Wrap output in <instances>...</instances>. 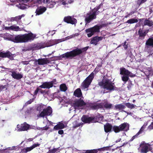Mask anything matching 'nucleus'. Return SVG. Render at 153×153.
I'll return each mask as SVG.
<instances>
[{"label": "nucleus", "mask_w": 153, "mask_h": 153, "mask_svg": "<svg viewBox=\"0 0 153 153\" xmlns=\"http://www.w3.org/2000/svg\"><path fill=\"white\" fill-rule=\"evenodd\" d=\"M140 149L141 153H147L152 149L151 147V145L149 143H147L144 141H142L140 145V147L138 149Z\"/></svg>", "instance_id": "nucleus-7"}, {"label": "nucleus", "mask_w": 153, "mask_h": 153, "mask_svg": "<svg viewBox=\"0 0 153 153\" xmlns=\"http://www.w3.org/2000/svg\"><path fill=\"white\" fill-rule=\"evenodd\" d=\"M94 119V117H88V116L83 115L81 118L82 120L85 123H88L92 122Z\"/></svg>", "instance_id": "nucleus-15"}, {"label": "nucleus", "mask_w": 153, "mask_h": 153, "mask_svg": "<svg viewBox=\"0 0 153 153\" xmlns=\"http://www.w3.org/2000/svg\"><path fill=\"white\" fill-rule=\"evenodd\" d=\"M94 77V73L92 72L83 81L82 86L85 88H88Z\"/></svg>", "instance_id": "nucleus-8"}, {"label": "nucleus", "mask_w": 153, "mask_h": 153, "mask_svg": "<svg viewBox=\"0 0 153 153\" xmlns=\"http://www.w3.org/2000/svg\"><path fill=\"white\" fill-rule=\"evenodd\" d=\"M139 134H135L134 136H133L132 138L130 140V141H132L135 138L137 137L138 135Z\"/></svg>", "instance_id": "nucleus-51"}, {"label": "nucleus", "mask_w": 153, "mask_h": 153, "mask_svg": "<svg viewBox=\"0 0 153 153\" xmlns=\"http://www.w3.org/2000/svg\"><path fill=\"white\" fill-rule=\"evenodd\" d=\"M125 105L123 104H117L115 106V109L119 110H122L126 108V105L128 108L132 109L134 108L136 106V105L133 104H131L129 102H127L124 103Z\"/></svg>", "instance_id": "nucleus-9"}, {"label": "nucleus", "mask_w": 153, "mask_h": 153, "mask_svg": "<svg viewBox=\"0 0 153 153\" xmlns=\"http://www.w3.org/2000/svg\"><path fill=\"white\" fill-rule=\"evenodd\" d=\"M103 37L102 36H96L93 37L91 40L90 43L92 44L97 45L98 43L102 40Z\"/></svg>", "instance_id": "nucleus-16"}, {"label": "nucleus", "mask_w": 153, "mask_h": 153, "mask_svg": "<svg viewBox=\"0 0 153 153\" xmlns=\"http://www.w3.org/2000/svg\"><path fill=\"white\" fill-rule=\"evenodd\" d=\"M4 88V86H0V91L2 90V89Z\"/></svg>", "instance_id": "nucleus-62"}, {"label": "nucleus", "mask_w": 153, "mask_h": 153, "mask_svg": "<svg viewBox=\"0 0 153 153\" xmlns=\"http://www.w3.org/2000/svg\"><path fill=\"white\" fill-rule=\"evenodd\" d=\"M53 86V81H51L43 82L42 85L39 86V87L41 88L49 89Z\"/></svg>", "instance_id": "nucleus-17"}, {"label": "nucleus", "mask_w": 153, "mask_h": 153, "mask_svg": "<svg viewBox=\"0 0 153 153\" xmlns=\"http://www.w3.org/2000/svg\"><path fill=\"white\" fill-rule=\"evenodd\" d=\"M151 87L152 88H153V80L152 81L151 85Z\"/></svg>", "instance_id": "nucleus-64"}, {"label": "nucleus", "mask_w": 153, "mask_h": 153, "mask_svg": "<svg viewBox=\"0 0 153 153\" xmlns=\"http://www.w3.org/2000/svg\"><path fill=\"white\" fill-rule=\"evenodd\" d=\"M102 4L101 3L98 6L95 7L92 11V12L95 13L96 15H97V13L98 12L97 11L100 8L101 5Z\"/></svg>", "instance_id": "nucleus-36"}, {"label": "nucleus", "mask_w": 153, "mask_h": 153, "mask_svg": "<svg viewBox=\"0 0 153 153\" xmlns=\"http://www.w3.org/2000/svg\"><path fill=\"white\" fill-rule=\"evenodd\" d=\"M5 29L6 30L11 29V26L10 27H5Z\"/></svg>", "instance_id": "nucleus-57"}, {"label": "nucleus", "mask_w": 153, "mask_h": 153, "mask_svg": "<svg viewBox=\"0 0 153 153\" xmlns=\"http://www.w3.org/2000/svg\"><path fill=\"white\" fill-rule=\"evenodd\" d=\"M127 144V143H126L125 144V143H124L123 144V145H122V146H118V147H117V148H120V147H122V146H124V145H126V144Z\"/></svg>", "instance_id": "nucleus-60"}, {"label": "nucleus", "mask_w": 153, "mask_h": 153, "mask_svg": "<svg viewBox=\"0 0 153 153\" xmlns=\"http://www.w3.org/2000/svg\"><path fill=\"white\" fill-rule=\"evenodd\" d=\"M98 152L97 149H93L91 150H87L85 151L82 153H97Z\"/></svg>", "instance_id": "nucleus-32"}, {"label": "nucleus", "mask_w": 153, "mask_h": 153, "mask_svg": "<svg viewBox=\"0 0 153 153\" xmlns=\"http://www.w3.org/2000/svg\"><path fill=\"white\" fill-rule=\"evenodd\" d=\"M60 151L59 147L54 148L52 149H49L48 153H57L59 152Z\"/></svg>", "instance_id": "nucleus-30"}, {"label": "nucleus", "mask_w": 153, "mask_h": 153, "mask_svg": "<svg viewBox=\"0 0 153 153\" xmlns=\"http://www.w3.org/2000/svg\"><path fill=\"white\" fill-rule=\"evenodd\" d=\"M96 16L97 15L94 12H92V13L91 14L87 13L85 19V25L89 23L93 20L96 19L97 18Z\"/></svg>", "instance_id": "nucleus-12"}, {"label": "nucleus", "mask_w": 153, "mask_h": 153, "mask_svg": "<svg viewBox=\"0 0 153 153\" xmlns=\"http://www.w3.org/2000/svg\"><path fill=\"white\" fill-rule=\"evenodd\" d=\"M86 104V103L81 98H80L79 99L75 100L74 101V102L73 103V106L75 108L83 107L85 106Z\"/></svg>", "instance_id": "nucleus-11"}, {"label": "nucleus", "mask_w": 153, "mask_h": 153, "mask_svg": "<svg viewBox=\"0 0 153 153\" xmlns=\"http://www.w3.org/2000/svg\"><path fill=\"white\" fill-rule=\"evenodd\" d=\"M21 30H24L25 31H26L25 29H24V28L21 27L20 28V31Z\"/></svg>", "instance_id": "nucleus-61"}, {"label": "nucleus", "mask_w": 153, "mask_h": 153, "mask_svg": "<svg viewBox=\"0 0 153 153\" xmlns=\"http://www.w3.org/2000/svg\"><path fill=\"white\" fill-rule=\"evenodd\" d=\"M98 85L103 88L110 91L117 89V88L115 86L114 83L107 79H103L102 81L99 82Z\"/></svg>", "instance_id": "nucleus-2"}, {"label": "nucleus", "mask_w": 153, "mask_h": 153, "mask_svg": "<svg viewBox=\"0 0 153 153\" xmlns=\"http://www.w3.org/2000/svg\"><path fill=\"white\" fill-rule=\"evenodd\" d=\"M143 28H140L138 31V35L139 37L142 39H144L146 36L147 33L148 32H146L145 31L143 30Z\"/></svg>", "instance_id": "nucleus-20"}, {"label": "nucleus", "mask_w": 153, "mask_h": 153, "mask_svg": "<svg viewBox=\"0 0 153 153\" xmlns=\"http://www.w3.org/2000/svg\"><path fill=\"white\" fill-rule=\"evenodd\" d=\"M89 48V46H87L81 49L77 48L70 51L67 52L57 56V58L59 60H62L63 58L71 59L76 56H79L83 52L86 51Z\"/></svg>", "instance_id": "nucleus-1"}, {"label": "nucleus", "mask_w": 153, "mask_h": 153, "mask_svg": "<svg viewBox=\"0 0 153 153\" xmlns=\"http://www.w3.org/2000/svg\"><path fill=\"white\" fill-rule=\"evenodd\" d=\"M9 40H10L15 42L18 43L19 42V36L17 35L15 36H13Z\"/></svg>", "instance_id": "nucleus-29"}, {"label": "nucleus", "mask_w": 153, "mask_h": 153, "mask_svg": "<svg viewBox=\"0 0 153 153\" xmlns=\"http://www.w3.org/2000/svg\"><path fill=\"white\" fill-rule=\"evenodd\" d=\"M123 44L122 45L124 47L125 50H126L128 48V44H127V42L125 41Z\"/></svg>", "instance_id": "nucleus-46"}, {"label": "nucleus", "mask_w": 153, "mask_h": 153, "mask_svg": "<svg viewBox=\"0 0 153 153\" xmlns=\"http://www.w3.org/2000/svg\"><path fill=\"white\" fill-rule=\"evenodd\" d=\"M138 20L135 19H131L128 20L126 23H128L130 24H132L135 23H137L138 22Z\"/></svg>", "instance_id": "nucleus-31"}, {"label": "nucleus", "mask_w": 153, "mask_h": 153, "mask_svg": "<svg viewBox=\"0 0 153 153\" xmlns=\"http://www.w3.org/2000/svg\"><path fill=\"white\" fill-rule=\"evenodd\" d=\"M12 76L15 79H18L19 78V75L18 74H17L15 72H12Z\"/></svg>", "instance_id": "nucleus-38"}, {"label": "nucleus", "mask_w": 153, "mask_h": 153, "mask_svg": "<svg viewBox=\"0 0 153 153\" xmlns=\"http://www.w3.org/2000/svg\"><path fill=\"white\" fill-rule=\"evenodd\" d=\"M32 102V101L31 100H30L29 101H28L27 102V103L28 104H30V103H31Z\"/></svg>", "instance_id": "nucleus-63"}, {"label": "nucleus", "mask_w": 153, "mask_h": 153, "mask_svg": "<svg viewBox=\"0 0 153 153\" xmlns=\"http://www.w3.org/2000/svg\"><path fill=\"white\" fill-rule=\"evenodd\" d=\"M11 30L15 31H18L19 29V27L15 25L11 26Z\"/></svg>", "instance_id": "nucleus-42"}, {"label": "nucleus", "mask_w": 153, "mask_h": 153, "mask_svg": "<svg viewBox=\"0 0 153 153\" xmlns=\"http://www.w3.org/2000/svg\"><path fill=\"white\" fill-rule=\"evenodd\" d=\"M52 112V108L50 106H48L47 108H44L42 111L38 115L40 117H44L45 116H50Z\"/></svg>", "instance_id": "nucleus-10"}, {"label": "nucleus", "mask_w": 153, "mask_h": 153, "mask_svg": "<svg viewBox=\"0 0 153 153\" xmlns=\"http://www.w3.org/2000/svg\"><path fill=\"white\" fill-rule=\"evenodd\" d=\"M63 20L65 22L72 25H75L77 22V21L76 19L74 18L73 17L70 16L65 17Z\"/></svg>", "instance_id": "nucleus-14"}, {"label": "nucleus", "mask_w": 153, "mask_h": 153, "mask_svg": "<svg viewBox=\"0 0 153 153\" xmlns=\"http://www.w3.org/2000/svg\"><path fill=\"white\" fill-rule=\"evenodd\" d=\"M146 44L147 45L153 47V37L149 38L146 41Z\"/></svg>", "instance_id": "nucleus-28"}, {"label": "nucleus", "mask_w": 153, "mask_h": 153, "mask_svg": "<svg viewBox=\"0 0 153 153\" xmlns=\"http://www.w3.org/2000/svg\"><path fill=\"white\" fill-rule=\"evenodd\" d=\"M148 128L149 129H153V126L151 124L150 125H149L148 126Z\"/></svg>", "instance_id": "nucleus-56"}, {"label": "nucleus", "mask_w": 153, "mask_h": 153, "mask_svg": "<svg viewBox=\"0 0 153 153\" xmlns=\"http://www.w3.org/2000/svg\"><path fill=\"white\" fill-rule=\"evenodd\" d=\"M100 26L96 25L93 27L86 29L85 32L87 33L88 37H90L94 34L95 33L100 32Z\"/></svg>", "instance_id": "nucleus-6"}, {"label": "nucleus", "mask_w": 153, "mask_h": 153, "mask_svg": "<svg viewBox=\"0 0 153 153\" xmlns=\"http://www.w3.org/2000/svg\"><path fill=\"white\" fill-rule=\"evenodd\" d=\"M46 10V8L45 7H38L36 10L35 13L36 15H40L42 14Z\"/></svg>", "instance_id": "nucleus-18"}, {"label": "nucleus", "mask_w": 153, "mask_h": 153, "mask_svg": "<svg viewBox=\"0 0 153 153\" xmlns=\"http://www.w3.org/2000/svg\"><path fill=\"white\" fill-rule=\"evenodd\" d=\"M40 144L39 143H37L36 144H33L32 146V149H33L34 148L39 146L40 145Z\"/></svg>", "instance_id": "nucleus-50"}, {"label": "nucleus", "mask_w": 153, "mask_h": 153, "mask_svg": "<svg viewBox=\"0 0 153 153\" xmlns=\"http://www.w3.org/2000/svg\"><path fill=\"white\" fill-rule=\"evenodd\" d=\"M134 11L131 12L129 14H128L127 16H126L125 17L127 18L129 16H130L132 15L133 14H134Z\"/></svg>", "instance_id": "nucleus-52"}, {"label": "nucleus", "mask_w": 153, "mask_h": 153, "mask_svg": "<svg viewBox=\"0 0 153 153\" xmlns=\"http://www.w3.org/2000/svg\"><path fill=\"white\" fill-rule=\"evenodd\" d=\"M145 19H145V18L140 19H139V21H140V22H141L142 21H143V20L144 21Z\"/></svg>", "instance_id": "nucleus-59"}, {"label": "nucleus", "mask_w": 153, "mask_h": 153, "mask_svg": "<svg viewBox=\"0 0 153 153\" xmlns=\"http://www.w3.org/2000/svg\"><path fill=\"white\" fill-rule=\"evenodd\" d=\"M36 35L30 32L22 35H20V42H27L34 40Z\"/></svg>", "instance_id": "nucleus-4"}, {"label": "nucleus", "mask_w": 153, "mask_h": 153, "mask_svg": "<svg viewBox=\"0 0 153 153\" xmlns=\"http://www.w3.org/2000/svg\"><path fill=\"white\" fill-rule=\"evenodd\" d=\"M129 129V125L126 123L121 124L119 126H114L113 127V131L115 133H118L120 131H127Z\"/></svg>", "instance_id": "nucleus-5"}, {"label": "nucleus", "mask_w": 153, "mask_h": 153, "mask_svg": "<svg viewBox=\"0 0 153 153\" xmlns=\"http://www.w3.org/2000/svg\"><path fill=\"white\" fill-rule=\"evenodd\" d=\"M39 91L41 94H43L44 93H46L45 90H43L41 89H40Z\"/></svg>", "instance_id": "nucleus-55"}, {"label": "nucleus", "mask_w": 153, "mask_h": 153, "mask_svg": "<svg viewBox=\"0 0 153 153\" xmlns=\"http://www.w3.org/2000/svg\"><path fill=\"white\" fill-rule=\"evenodd\" d=\"M103 108L102 103H93L92 109L97 110L99 108Z\"/></svg>", "instance_id": "nucleus-26"}, {"label": "nucleus", "mask_w": 153, "mask_h": 153, "mask_svg": "<svg viewBox=\"0 0 153 153\" xmlns=\"http://www.w3.org/2000/svg\"><path fill=\"white\" fill-rule=\"evenodd\" d=\"M30 0H20V2H21V1H22L23 3H26Z\"/></svg>", "instance_id": "nucleus-53"}, {"label": "nucleus", "mask_w": 153, "mask_h": 153, "mask_svg": "<svg viewBox=\"0 0 153 153\" xmlns=\"http://www.w3.org/2000/svg\"><path fill=\"white\" fill-rule=\"evenodd\" d=\"M19 20V17L16 16L15 17H13L11 18L10 21H16L18 22Z\"/></svg>", "instance_id": "nucleus-44"}, {"label": "nucleus", "mask_w": 153, "mask_h": 153, "mask_svg": "<svg viewBox=\"0 0 153 153\" xmlns=\"http://www.w3.org/2000/svg\"><path fill=\"white\" fill-rule=\"evenodd\" d=\"M120 74L123 75L121 77L122 80L125 82V83L129 79V76L133 77L135 75L134 74L129 71L128 70L124 68H120Z\"/></svg>", "instance_id": "nucleus-3"}, {"label": "nucleus", "mask_w": 153, "mask_h": 153, "mask_svg": "<svg viewBox=\"0 0 153 153\" xmlns=\"http://www.w3.org/2000/svg\"><path fill=\"white\" fill-rule=\"evenodd\" d=\"M132 85V84L131 82L130 81V80L128 82V84L127 87L128 90H130L131 89V88Z\"/></svg>", "instance_id": "nucleus-45"}, {"label": "nucleus", "mask_w": 153, "mask_h": 153, "mask_svg": "<svg viewBox=\"0 0 153 153\" xmlns=\"http://www.w3.org/2000/svg\"><path fill=\"white\" fill-rule=\"evenodd\" d=\"M65 127V126L62 122H59L53 128V129L55 130H59L64 128Z\"/></svg>", "instance_id": "nucleus-23"}, {"label": "nucleus", "mask_w": 153, "mask_h": 153, "mask_svg": "<svg viewBox=\"0 0 153 153\" xmlns=\"http://www.w3.org/2000/svg\"><path fill=\"white\" fill-rule=\"evenodd\" d=\"M58 133L59 134H63L64 131L63 130L61 129H60L58 131Z\"/></svg>", "instance_id": "nucleus-54"}, {"label": "nucleus", "mask_w": 153, "mask_h": 153, "mask_svg": "<svg viewBox=\"0 0 153 153\" xmlns=\"http://www.w3.org/2000/svg\"><path fill=\"white\" fill-rule=\"evenodd\" d=\"M149 19V18L148 19L146 18L145 19L143 22V27L146 25L151 27L153 25V21L152 20H150Z\"/></svg>", "instance_id": "nucleus-21"}, {"label": "nucleus", "mask_w": 153, "mask_h": 153, "mask_svg": "<svg viewBox=\"0 0 153 153\" xmlns=\"http://www.w3.org/2000/svg\"><path fill=\"white\" fill-rule=\"evenodd\" d=\"M60 89L61 91H65L67 89V87L65 84H62L60 85Z\"/></svg>", "instance_id": "nucleus-33"}, {"label": "nucleus", "mask_w": 153, "mask_h": 153, "mask_svg": "<svg viewBox=\"0 0 153 153\" xmlns=\"http://www.w3.org/2000/svg\"><path fill=\"white\" fill-rule=\"evenodd\" d=\"M11 56V53L9 51L4 52L0 51V57L5 58Z\"/></svg>", "instance_id": "nucleus-27"}, {"label": "nucleus", "mask_w": 153, "mask_h": 153, "mask_svg": "<svg viewBox=\"0 0 153 153\" xmlns=\"http://www.w3.org/2000/svg\"><path fill=\"white\" fill-rule=\"evenodd\" d=\"M33 149H32V146L29 147H27L25 149V152H27L30 151L32 150Z\"/></svg>", "instance_id": "nucleus-48"}, {"label": "nucleus", "mask_w": 153, "mask_h": 153, "mask_svg": "<svg viewBox=\"0 0 153 153\" xmlns=\"http://www.w3.org/2000/svg\"><path fill=\"white\" fill-rule=\"evenodd\" d=\"M101 67H102L101 65H97L94 70L93 72L94 73V74H97L100 70L99 68Z\"/></svg>", "instance_id": "nucleus-37"}, {"label": "nucleus", "mask_w": 153, "mask_h": 153, "mask_svg": "<svg viewBox=\"0 0 153 153\" xmlns=\"http://www.w3.org/2000/svg\"><path fill=\"white\" fill-rule=\"evenodd\" d=\"M110 146H106L97 149L98 151H104L105 150H108L109 149Z\"/></svg>", "instance_id": "nucleus-40"}, {"label": "nucleus", "mask_w": 153, "mask_h": 153, "mask_svg": "<svg viewBox=\"0 0 153 153\" xmlns=\"http://www.w3.org/2000/svg\"><path fill=\"white\" fill-rule=\"evenodd\" d=\"M73 95L75 97H80L82 96V93L80 88H78L74 91Z\"/></svg>", "instance_id": "nucleus-22"}, {"label": "nucleus", "mask_w": 153, "mask_h": 153, "mask_svg": "<svg viewBox=\"0 0 153 153\" xmlns=\"http://www.w3.org/2000/svg\"><path fill=\"white\" fill-rule=\"evenodd\" d=\"M39 90L40 88H37L34 92V95H36Z\"/></svg>", "instance_id": "nucleus-49"}, {"label": "nucleus", "mask_w": 153, "mask_h": 153, "mask_svg": "<svg viewBox=\"0 0 153 153\" xmlns=\"http://www.w3.org/2000/svg\"><path fill=\"white\" fill-rule=\"evenodd\" d=\"M103 106L106 109H110L112 106V105L111 104L108 103V102H106Z\"/></svg>", "instance_id": "nucleus-34"}, {"label": "nucleus", "mask_w": 153, "mask_h": 153, "mask_svg": "<svg viewBox=\"0 0 153 153\" xmlns=\"http://www.w3.org/2000/svg\"><path fill=\"white\" fill-rule=\"evenodd\" d=\"M26 5L25 4L22 5L20 3V9H25L26 8Z\"/></svg>", "instance_id": "nucleus-47"}, {"label": "nucleus", "mask_w": 153, "mask_h": 153, "mask_svg": "<svg viewBox=\"0 0 153 153\" xmlns=\"http://www.w3.org/2000/svg\"><path fill=\"white\" fill-rule=\"evenodd\" d=\"M44 105H41L38 106L37 108V110L39 111L44 109Z\"/></svg>", "instance_id": "nucleus-39"}, {"label": "nucleus", "mask_w": 153, "mask_h": 153, "mask_svg": "<svg viewBox=\"0 0 153 153\" xmlns=\"http://www.w3.org/2000/svg\"><path fill=\"white\" fill-rule=\"evenodd\" d=\"M113 127L112 125L109 123H107L104 125L105 131L106 133H108L111 131L112 129L113 131Z\"/></svg>", "instance_id": "nucleus-19"}, {"label": "nucleus", "mask_w": 153, "mask_h": 153, "mask_svg": "<svg viewBox=\"0 0 153 153\" xmlns=\"http://www.w3.org/2000/svg\"><path fill=\"white\" fill-rule=\"evenodd\" d=\"M30 127V125L24 123V124L21 125V127L20 128V131H27L29 129Z\"/></svg>", "instance_id": "nucleus-24"}, {"label": "nucleus", "mask_w": 153, "mask_h": 153, "mask_svg": "<svg viewBox=\"0 0 153 153\" xmlns=\"http://www.w3.org/2000/svg\"><path fill=\"white\" fill-rule=\"evenodd\" d=\"M50 61L46 58L39 59L34 60V64L36 65H44L49 63Z\"/></svg>", "instance_id": "nucleus-13"}, {"label": "nucleus", "mask_w": 153, "mask_h": 153, "mask_svg": "<svg viewBox=\"0 0 153 153\" xmlns=\"http://www.w3.org/2000/svg\"><path fill=\"white\" fill-rule=\"evenodd\" d=\"M147 0H137V4L139 5L140 6L141 4L145 2Z\"/></svg>", "instance_id": "nucleus-41"}, {"label": "nucleus", "mask_w": 153, "mask_h": 153, "mask_svg": "<svg viewBox=\"0 0 153 153\" xmlns=\"http://www.w3.org/2000/svg\"><path fill=\"white\" fill-rule=\"evenodd\" d=\"M108 24H103L102 25V26L105 27L107 26Z\"/></svg>", "instance_id": "nucleus-58"}, {"label": "nucleus", "mask_w": 153, "mask_h": 153, "mask_svg": "<svg viewBox=\"0 0 153 153\" xmlns=\"http://www.w3.org/2000/svg\"><path fill=\"white\" fill-rule=\"evenodd\" d=\"M44 48L42 44L41 43H37L33 45L32 48L33 50H37Z\"/></svg>", "instance_id": "nucleus-25"}, {"label": "nucleus", "mask_w": 153, "mask_h": 153, "mask_svg": "<svg viewBox=\"0 0 153 153\" xmlns=\"http://www.w3.org/2000/svg\"><path fill=\"white\" fill-rule=\"evenodd\" d=\"M93 104V103L91 102L86 103V104L85 105L87 108H90L92 109Z\"/></svg>", "instance_id": "nucleus-43"}, {"label": "nucleus", "mask_w": 153, "mask_h": 153, "mask_svg": "<svg viewBox=\"0 0 153 153\" xmlns=\"http://www.w3.org/2000/svg\"><path fill=\"white\" fill-rule=\"evenodd\" d=\"M147 125V124L146 123H144L141 127L139 132L137 134H140L142 133L144 131V129L145 128Z\"/></svg>", "instance_id": "nucleus-35"}]
</instances>
